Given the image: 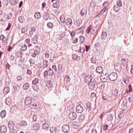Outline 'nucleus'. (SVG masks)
<instances>
[{"label": "nucleus", "instance_id": "obj_1", "mask_svg": "<svg viewBox=\"0 0 133 133\" xmlns=\"http://www.w3.org/2000/svg\"><path fill=\"white\" fill-rule=\"evenodd\" d=\"M86 32L88 34L90 32L91 35H94L96 33V31L93 27H91V25H90L87 28Z\"/></svg>", "mask_w": 133, "mask_h": 133}, {"label": "nucleus", "instance_id": "obj_2", "mask_svg": "<svg viewBox=\"0 0 133 133\" xmlns=\"http://www.w3.org/2000/svg\"><path fill=\"white\" fill-rule=\"evenodd\" d=\"M97 84L95 81H93L90 82L88 85L89 88L91 90H96L97 87Z\"/></svg>", "mask_w": 133, "mask_h": 133}, {"label": "nucleus", "instance_id": "obj_3", "mask_svg": "<svg viewBox=\"0 0 133 133\" xmlns=\"http://www.w3.org/2000/svg\"><path fill=\"white\" fill-rule=\"evenodd\" d=\"M117 77L118 75L117 73L114 72L111 73L109 76V78L110 80L113 81L116 80Z\"/></svg>", "mask_w": 133, "mask_h": 133}, {"label": "nucleus", "instance_id": "obj_4", "mask_svg": "<svg viewBox=\"0 0 133 133\" xmlns=\"http://www.w3.org/2000/svg\"><path fill=\"white\" fill-rule=\"evenodd\" d=\"M77 117V115L76 113L74 112H71L69 114V118L71 120L75 119Z\"/></svg>", "mask_w": 133, "mask_h": 133}, {"label": "nucleus", "instance_id": "obj_5", "mask_svg": "<svg viewBox=\"0 0 133 133\" xmlns=\"http://www.w3.org/2000/svg\"><path fill=\"white\" fill-rule=\"evenodd\" d=\"M63 131L64 132L68 133L70 130V127L69 125L65 124L63 125L62 127Z\"/></svg>", "mask_w": 133, "mask_h": 133}, {"label": "nucleus", "instance_id": "obj_6", "mask_svg": "<svg viewBox=\"0 0 133 133\" xmlns=\"http://www.w3.org/2000/svg\"><path fill=\"white\" fill-rule=\"evenodd\" d=\"M32 101V99L31 98L29 97H26L25 99L24 103L25 104L28 105L31 104Z\"/></svg>", "mask_w": 133, "mask_h": 133}, {"label": "nucleus", "instance_id": "obj_7", "mask_svg": "<svg viewBox=\"0 0 133 133\" xmlns=\"http://www.w3.org/2000/svg\"><path fill=\"white\" fill-rule=\"evenodd\" d=\"M122 67L121 65L119 63H116L115 65V69L116 71H121L122 69Z\"/></svg>", "mask_w": 133, "mask_h": 133}, {"label": "nucleus", "instance_id": "obj_8", "mask_svg": "<svg viewBox=\"0 0 133 133\" xmlns=\"http://www.w3.org/2000/svg\"><path fill=\"white\" fill-rule=\"evenodd\" d=\"M108 76H109L108 75L106 74L105 75L101 76V79L103 82H107L108 80Z\"/></svg>", "mask_w": 133, "mask_h": 133}, {"label": "nucleus", "instance_id": "obj_9", "mask_svg": "<svg viewBox=\"0 0 133 133\" xmlns=\"http://www.w3.org/2000/svg\"><path fill=\"white\" fill-rule=\"evenodd\" d=\"M51 133H59V130L57 128L52 127L50 129Z\"/></svg>", "mask_w": 133, "mask_h": 133}, {"label": "nucleus", "instance_id": "obj_10", "mask_svg": "<svg viewBox=\"0 0 133 133\" xmlns=\"http://www.w3.org/2000/svg\"><path fill=\"white\" fill-rule=\"evenodd\" d=\"M92 78V76L91 75H88L85 78V82L86 83H89L90 82H91Z\"/></svg>", "mask_w": 133, "mask_h": 133}, {"label": "nucleus", "instance_id": "obj_11", "mask_svg": "<svg viewBox=\"0 0 133 133\" xmlns=\"http://www.w3.org/2000/svg\"><path fill=\"white\" fill-rule=\"evenodd\" d=\"M7 128L5 125L1 126L0 127V131L2 133H5L7 131Z\"/></svg>", "mask_w": 133, "mask_h": 133}, {"label": "nucleus", "instance_id": "obj_12", "mask_svg": "<svg viewBox=\"0 0 133 133\" xmlns=\"http://www.w3.org/2000/svg\"><path fill=\"white\" fill-rule=\"evenodd\" d=\"M76 110L77 112L81 113L83 111V108L81 105H79L76 107Z\"/></svg>", "mask_w": 133, "mask_h": 133}, {"label": "nucleus", "instance_id": "obj_13", "mask_svg": "<svg viewBox=\"0 0 133 133\" xmlns=\"http://www.w3.org/2000/svg\"><path fill=\"white\" fill-rule=\"evenodd\" d=\"M27 125V122L24 121H22L20 123H17L16 124V125H19L21 126H24L25 127Z\"/></svg>", "mask_w": 133, "mask_h": 133}, {"label": "nucleus", "instance_id": "obj_14", "mask_svg": "<svg viewBox=\"0 0 133 133\" xmlns=\"http://www.w3.org/2000/svg\"><path fill=\"white\" fill-rule=\"evenodd\" d=\"M15 126L14 123L12 122H10L8 124V127L9 130L14 129Z\"/></svg>", "mask_w": 133, "mask_h": 133}, {"label": "nucleus", "instance_id": "obj_15", "mask_svg": "<svg viewBox=\"0 0 133 133\" xmlns=\"http://www.w3.org/2000/svg\"><path fill=\"white\" fill-rule=\"evenodd\" d=\"M40 125L38 123H36L34 124L33 126V129L35 131L38 130L39 129Z\"/></svg>", "mask_w": 133, "mask_h": 133}, {"label": "nucleus", "instance_id": "obj_16", "mask_svg": "<svg viewBox=\"0 0 133 133\" xmlns=\"http://www.w3.org/2000/svg\"><path fill=\"white\" fill-rule=\"evenodd\" d=\"M5 102L7 105L9 106L11 103V99L9 97H7L5 99Z\"/></svg>", "mask_w": 133, "mask_h": 133}, {"label": "nucleus", "instance_id": "obj_17", "mask_svg": "<svg viewBox=\"0 0 133 133\" xmlns=\"http://www.w3.org/2000/svg\"><path fill=\"white\" fill-rule=\"evenodd\" d=\"M72 58L74 60H77V61H79L80 59V56H78L76 54H75L72 55Z\"/></svg>", "mask_w": 133, "mask_h": 133}, {"label": "nucleus", "instance_id": "obj_18", "mask_svg": "<svg viewBox=\"0 0 133 133\" xmlns=\"http://www.w3.org/2000/svg\"><path fill=\"white\" fill-rule=\"evenodd\" d=\"M66 24L67 25L71 26L72 24L71 19L70 18L67 19L66 21Z\"/></svg>", "mask_w": 133, "mask_h": 133}, {"label": "nucleus", "instance_id": "obj_19", "mask_svg": "<svg viewBox=\"0 0 133 133\" xmlns=\"http://www.w3.org/2000/svg\"><path fill=\"white\" fill-rule=\"evenodd\" d=\"M36 29L35 27H33L30 28L29 29V34L30 35H32L34 32L36 31Z\"/></svg>", "mask_w": 133, "mask_h": 133}, {"label": "nucleus", "instance_id": "obj_20", "mask_svg": "<svg viewBox=\"0 0 133 133\" xmlns=\"http://www.w3.org/2000/svg\"><path fill=\"white\" fill-rule=\"evenodd\" d=\"M91 104L89 102H87L86 103V105L87 107L86 108L89 111L91 110Z\"/></svg>", "mask_w": 133, "mask_h": 133}, {"label": "nucleus", "instance_id": "obj_21", "mask_svg": "<svg viewBox=\"0 0 133 133\" xmlns=\"http://www.w3.org/2000/svg\"><path fill=\"white\" fill-rule=\"evenodd\" d=\"M108 127V125L107 124L104 125L103 130H101V133H107L105 131L107 130Z\"/></svg>", "mask_w": 133, "mask_h": 133}, {"label": "nucleus", "instance_id": "obj_22", "mask_svg": "<svg viewBox=\"0 0 133 133\" xmlns=\"http://www.w3.org/2000/svg\"><path fill=\"white\" fill-rule=\"evenodd\" d=\"M85 119V115L83 114H82L80 115L79 118V120L80 122H82L84 121Z\"/></svg>", "mask_w": 133, "mask_h": 133}, {"label": "nucleus", "instance_id": "obj_23", "mask_svg": "<svg viewBox=\"0 0 133 133\" xmlns=\"http://www.w3.org/2000/svg\"><path fill=\"white\" fill-rule=\"evenodd\" d=\"M96 72L99 74H101L103 71V69L101 67L99 66L96 68Z\"/></svg>", "mask_w": 133, "mask_h": 133}, {"label": "nucleus", "instance_id": "obj_24", "mask_svg": "<svg viewBox=\"0 0 133 133\" xmlns=\"http://www.w3.org/2000/svg\"><path fill=\"white\" fill-rule=\"evenodd\" d=\"M128 60L125 58H123L121 61V62L123 65L124 66L127 65V62Z\"/></svg>", "mask_w": 133, "mask_h": 133}, {"label": "nucleus", "instance_id": "obj_25", "mask_svg": "<svg viewBox=\"0 0 133 133\" xmlns=\"http://www.w3.org/2000/svg\"><path fill=\"white\" fill-rule=\"evenodd\" d=\"M113 118V115L111 114H109L107 115V120L108 121H112Z\"/></svg>", "mask_w": 133, "mask_h": 133}, {"label": "nucleus", "instance_id": "obj_26", "mask_svg": "<svg viewBox=\"0 0 133 133\" xmlns=\"http://www.w3.org/2000/svg\"><path fill=\"white\" fill-rule=\"evenodd\" d=\"M42 128L44 129H47L48 128L49 125L48 123H43L42 125Z\"/></svg>", "mask_w": 133, "mask_h": 133}, {"label": "nucleus", "instance_id": "obj_27", "mask_svg": "<svg viewBox=\"0 0 133 133\" xmlns=\"http://www.w3.org/2000/svg\"><path fill=\"white\" fill-rule=\"evenodd\" d=\"M49 17V15L48 13H44L43 16V18L47 20Z\"/></svg>", "mask_w": 133, "mask_h": 133}, {"label": "nucleus", "instance_id": "obj_28", "mask_svg": "<svg viewBox=\"0 0 133 133\" xmlns=\"http://www.w3.org/2000/svg\"><path fill=\"white\" fill-rule=\"evenodd\" d=\"M46 85L49 88L52 87V83L51 81L50 80L48 81L46 83Z\"/></svg>", "mask_w": 133, "mask_h": 133}, {"label": "nucleus", "instance_id": "obj_29", "mask_svg": "<svg viewBox=\"0 0 133 133\" xmlns=\"http://www.w3.org/2000/svg\"><path fill=\"white\" fill-rule=\"evenodd\" d=\"M59 6V5L58 2L56 1L53 4V6L54 8H57Z\"/></svg>", "mask_w": 133, "mask_h": 133}, {"label": "nucleus", "instance_id": "obj_30", "mask_svg": "<svg viewBox=\"0 0 133 133\" xmlns=\"http://www.w3.org/2000/svg\"><path fill=\"white\" fill-rule=\"evenodd\" d=\"M37 38L36 36H35L32 39V42L34 44H35L37 41Z\"/></svg>", "mask_w": 133, "mask_h": 133}, {"label": "nucleus", "instance_id": "obj_31", "mask_svg": "<svg viewBox=\"0 0 133 133\" xmlns=\"http://www.w3.org/2000/svg\"><path fill=\"white\" fill-rule=\"evenodd\" d=\"M9 88L8 87H5L3 89V92L4 94H6L9 91Z\"/></svg>", "mask_w": 133, "mask_h": 133}, {"label": "nucleus", "instance_id": "obj_32", "mask_svg": "<svg viewBox=\"0 0 133 133\" xmlns=\"http://www.w3.org/2000/svg\"><path fill=\"white\" fill-rule=\"evenodd\" d=\"M25 41L26 42L27 44H28V47L32 46V45L31 43H30V39L29 38H27L25 40Z\"/></svg>", "mask_w": 133, "mask_h": 133}, {"label": "nucleus", "instance_id": "obj_33", "mask_svg": "<svg viewBox=\"0 0 133 133\" xmlns=\"http://www.w3.org/2000/svg\"><path fill=\"white\" fill-rule=\"evenodd\" d=\"M112 94L115 97L117 96L118 94V92L117 90L115 89V90H112Z\"/></svg>", "mask_w": 133, "mask_h": 133}, {"label": "nucleus", "instance_id": "obj_34", "mask_svg": "<svg viewBox=\"0 0 133 133\" xmlns=\"http://www.w3.org/2000/svg\"><path fill=\"white\" fill-rule=\"evenodd\" d=\"M107 35V33L106 32H103L102 33L101 38L102 39H104L106 37Z\"/></svg>", "mask_w": 133, "mask_h": 133}, {"label": "nucleus", "instance_id": "obj_35", "mask_svg": "<svg viewBox=\"0 0 133 133\" xmlns=\"http://www.w3.org/2000/svg\"><path fill=\"white\" fill-rule=\"evenodd\" d=\"M18 2V0H10L9 2L12 5H15Z\"/></svg>", "mask_w": 133, "mask_h": 133}, {"label": "nucleus", "instance_id": "obj_36", "mask_svg": "<svg viewBox=\"0 0 133 133\" xmlns=\"http://www.w3.org/2000/svg\"><path fill=\"white\" fill-rule=\"evenodd\" d=\"M6 115V112L5 110H3L1 112V116L2 118H4L5 116Z\"/></svg>", "mask_w": 133, "mask_h": 133}, {"label": "nucleus", "instance_id": "obj_37", "mask_svg": "<svg viewBox=\"0 0 133 133\" xmlns=\"http://www.w3.org/2000/svg\"><path fill=\"white\" fill-rule=\"evenodd\" d=\"M34 16L36 18L38 19L41 17V14L39 12L36 13L34 15Z\"/></svg>", "mask_w": 133, "mask_h": 133}, {"label": "nucleus", "instance_id": "obj_38", "mask_svg": "<svg viewBox=\"0 0 133 133\" xmlns=\"http://www.w3.org/2000/svg\"><path fill=\"white\" fill-rule=\"evenodd\" d=\"M129 89L126 90V92L127 93H129L132 91V89L131 85L130 84L128 86Z\"/></svg>", "mask_w": 133, "mask_h": 133}, {"label": "nucleus", "instance_id": "obj_39", "mask_svg": "<svg viewBox=\"0 0 133 133\" xmlns=\"http://www.w3.org/2000/svg\"><path fill=\"white\" fill-rule=\"evenodd\" d=\"M81 24V22L79 20V19H77L76 20V23H75V25L77 27H79L80 25Z\"/></svg>", "mask_w": 133, "mask_h": 133}, {"label": "nucleus", "instance_id": "obj_40", "mask_svg": "<svg viewBox=\"0 0 133 133\" xmlns=\"http://www.w3.org/2000/svg\"><path fill=\"white\" fill-rule=\"evenodd\" d=\"M48 61L46 60H45L43 61V65L45 68H46L48 66Z\"/></svg>", "mask_w": 133, "mask_h": 133}, {"label": "nucleus", "instance_id": "obj_41", "mask_svg": "<svg viewBox=\"0 0 133 133\" xmlns=\"http://www.w3.org/2000/svg\"><path fill=\"white\" fill-rule=\"evenodd\" d=\"M18 20L20 22H23L24 21V17L22 16L19 17L18 18Z\"/></svg>", "mask_w": 133, "mask_h": 133}, {"label": "nucleus", "instance_id": "obj_42", "mask_svg": "<svg viewBox=\"0 0 133 133\" xmlns=\"http://www.w3.org/2000/svg\"><path fill=\"white\" fill-rule=\"evenodd\" d=\"M39 81V79L37 78H36L33 81L32 83L33 85H36L38 83Z\"/></svg>", "mask_w": 133, "mask_h": 133}, {"label": "nucleus", "instance_id": "obj_43", "mask_svg": "<svg viewBox=\"0 0 133 133\" xmlns=\"http://www.w3.org/2000/svg\"><path fill=\"white\" fill-rule=\"evenodd\" d=\"M119 7L117 5H115L114 7V9L115 11L117 12L119 10Z\"/></svg>", "mask_w": 133, "mask_h": 133}, {"label": "nucleus", "instance_id": "obj_44", "mask_svg": "<svg viewBox=\"0 0 133 133\" xmlns=\"http://www.w3.org/2000/svg\"><path fill=\"white\" fill-rule=\"evenodd\" d=\"M27 49V46L26 45L24 44L22 46L21 50L23 51L26 50Z\"/></svg>", "mask_w": 133, "mask_h": 133}, {"label": "nucleus", "instance_id": "obj_45", "mask_svg": "<svg viewBox=\"0 0 133 133\" xmlns=\"http://www.w3.org/2000/svg\"><path fill=\"white\" fill-rule=\"evenodd\" d=\"M29 87V84L28 83H26L23 86V88L25 89H27Z\"/></svg>", "mask_w": 133, "mask_h": 133}, {"label": "nucleus", "instance_id": "obj_46", "mask_svg": "<svg viewBox=\"0 0 133 133\" xmlns=\"http://www.w3.org/2000/svg\"><path fill=\"white\" fill-rule=\"evenodd\" d=\"M80 42L81 43H82L85 41V37L83 36H81L79 37Z\"/></svg>", "mask_w": 133, "mask_h": 133}, {"label": "nucleus", "instance_id": "obj_47", "mask_svg": "<svg viewBox=\"0 0 133 133\" xmlns=\"http://www.w3.org/2000/svg\"><path fill=\"white\" fill-rule=\"evenodd\" d=\"M49 75L52 76L54 74V72L53 70H52L51 68H49Z\"/></svg>", "mask_w": 133, "mask_h": 133}, {"label": "nucleus", "instance_id": "obj_48", "mask_svg": "<svg viewBox=\"0 0 133 133\" xmlns=\"http://www.w3.org/2000/svg\"><path fill=\"white\" fill-rule=\"evenodd\" d=\"M60 20L63 23L65 22V17L63 15H62L61 16L60 18Z\"/></svg>", "mask_w": 133, "mask_h": 133}, {"label": "nucleus", "instance_id": "obj_49", "mask_svg": "<svg viewBox=\"0 0 133 133\" xmlns=\"http://www.w3.org/2000/svg\"><path fill=\"white\" fill-rule=\"evenodd\" d=\"M124 116V113L122 111L120 112L119 114L118 115V117L119 118H121Z\"/></svg>", "mask_w": 133, "mask_h": 133}, {"label": "nucleus", "instance_id": "obj_50", "mask_svg": "<svg viewBox=\"0 0 133 133\" xmlns=\"http://www.w3.org/2000/svg\"><path fill=\"white\" fill-rule=\"evenodd\" d=\"M70 78L68 76H66L64 77V80L66 82H70Z\"/></svg>", "mask_w": 133, "mask_h": 133}, {"label": "nucleus", "instance_id": "obj_51", "mask_svg": "<svg viewBox=\"0 0 133 133\" xmlns=\"http://www.w3.org/2000/svg\"><path fill=\"white\" fill-rule=\"evenodd\" d=\"M49 28H52L53 27V24L52 22H49L47 24Z\"/></svg>", "mask_w": 133, "mask_h": 133}, {"label": "nucleus", "instance_id": "obj_52", "mask_svg": "<svg viewBox=\"0 0 133 133\" xmlns=\"http://www.w3.org/2000/svg\"><path fill=\"white\" fill-rule=\"evenodd\" d=\"M119 7H121L122 5V4L121 1L120 0H118L117 2V5Z\"/></svg>", "mask_w": 133, "mask_h": 133}, {"label": "nucleus", "instance_id": "obj_53", "mask_svg": "<svg viewBox=\"0 0 133 133\" xmlns=\"http://www.w3.org/2000/svg\"><path fill=\"white\" fill-rule=\"evenodd\" d=\"M65 33H63V34H60L59 35V39L61 40L65 36Z\"/></svg>", "mask_w": 133, "mask_h": 133}, {"label": "nucleus", "instance_id": "obj_54", "mask_svg": "<svg viewBox=\"0 0 133 133\" xmlns=\"http://www.w3.org/2000/svg\"><path fill=\"white\" fill-rule=\"evenodd\" d=\"M36 48H37V49L35 50V52H36L37 53H38L39 54L40 52V48L38 46H37Z\"/></svg>", "mask_w": 133, "mask_h": 133}, {"label": "nucleus", "instance_id": "obj_55", "mask_svg": "<svg viewBox=\"0 0 133 133\" xmlns=\"http://www.w3.org/2000/svg\"><path fill=\"white\" fill-rule=\"evenodd\" d=\"M91 61L92 63L95 64L96 62V59L95 58L92 57L91 58Z\"/></svg>", "mask_w": 133, "mask_h": 133}, {"label": "nucleus", "instance_id": "obj_56", "mask_svg": "<svg viewBox=\"0 0 133 133\" xmlns=\"http://www.w3.org/2000/svg\"><path fill=\"white\" fill-rule=\"evenodd\" d=\"M87 11L85 9H82L81 11V14L82 16H83L84 15V13L85 12H87Z\"/></svg>", "mask_w": 133, "mask_h": 133}, {"label": "nucleus", "instance_id": "obj_57", "mask_svg": "<svg viewBox=\"0 0 133 133\" xmlns=\"http://www.w3.org/2000/svg\"><path fill=\"white\" fill-rule=\"evenodd\" d=\"M34 60L32 58H30V59L29 60V62L30 64V65H31V64H32V65L34 64Z\"/></svg>", "mask_w": 133, "mask_h": 133}, {"label": "nucleus", "instance_id": "obj_58", "mask_svg": "<svg viewBox=\"0 0 133 133\" xmlns=\"http://www.w3.org/2000/svg\"><path fill=\"white\" fill-rule=\"evenodd\" d=\"M90 5L92 8H94L96 6V4L94 2H91L90 3Z\"/></svg>", "mask_w": 133, "mask_h": 133}, {"label": "nucleus", "instance_id": "obj_59", "mask_svg": "<svg viewBox=\"0 0 133 133\" xmlns=\"http://www.w3.org/2000/svg\"><path fill=\"white\" fill-rule=\"evenodd\" d=\"M5 37L3 35H1L0 36V39L3 41H5V39H4Z\"/></svg>", "mask_w": 133, "mask_h": 133}, {"label": "nucleus", "instance_id": "obj_60", "mask_svg": "<svg viewBox=\"0 0 133 133\" xmlns=\"http://www.w3.org/2000/svg\"><path fill=\"white\" fill-rule=\"evenodd\" d=\"M15 57L14 56L12 55H9V59L11 61H13Z\"/></svg>", "mask_w": 133, "mask_h": 133}, {"label": "nucleus", "instance_id": "obj_61", "mask_svg": "<svg viewBox=\"0 0 133 133\" xmlns=\"http://www.w3.org/2000/svg\"><path fill=\"white\" fill-rule=\"evenodd\" d=\"M63 65L61 64H59L58 65V69L60 71H61L63 68Z\"/></svg>", "mask_w": 133, "mask_h": 133}, {"label": "nucleus", "instance_id": "obj_62", "mask_svg": "<svg viewBox=\"0 0 133 133\" xmlns=\"http://www.w3.org/2000/svg\"><path fill=\"white\" fill-rule=\"evenodd\" d=\"M12 16V14L10 13H9L7 15V18L8 19H10Z\"/></svg>", "mask_w": 133, "mask_h": 133}, {"label": "nucleus", "instance_id": "obj_63", "mask_svg": "<svg viewBox=\"0 0 133 133\" xmlns=\"http://www.w3.org/2000/svg\"><path fill=\"white\" fill-rule=\"evenodd\" d=\"M17 108V107L16 105H14L12 106L11 108V109L12 110H16Z\"/></svg>", "mask_w": 133, "mask_h": 133}, {"label": "nucleus", "instance_id": "obj_64", "mask_svg": "<svg viewBox=\"0 0 133 133\" xmlns=\"http://www.w3.org/2000/svg\"><path fill=\"white\" fill-rule=\"evenodd\" d=\"M33 121L35 122L37 121V117L35 115H33Z\"/></svg>", "mask_w": 133, "mask_h": 133}]
</instances>
